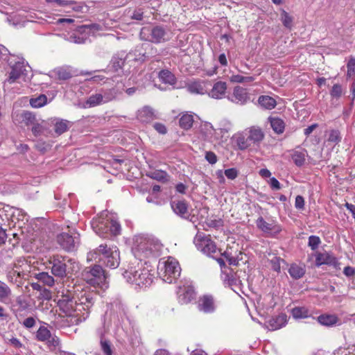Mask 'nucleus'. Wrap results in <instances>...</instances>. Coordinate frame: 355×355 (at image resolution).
Returning <instances> with one entry per match:
<instances>
[{
    "label": "nucleus",
    "instance_id": "f257e3e1",
    "mask_svg": "<svg viewBox=\"0 0 355 355\" xmlns=\"http://www.w3.org/2000/svg\"><path fill=\"white\" fill-rule=\"evenodd\" d=\"M49 262L51 265V273L56 277L64 278L79 269L78 263L67 257L53 255Z\"/></svg>",
    "mask_w": 355,
    "mask_h": 355
},
{
    "label": "nucleus",
    "instance_id": "f03ea898",
    "mask_svg": "<svg viewBox=\"0 0 355 355\" xmlns=\"http://www.w3.org/2000/svg\"><path fill=\"white\" fill-rule=\"evenodd\" d=\"M92 227L96 234L103 238L117 236L121 230L120 223L110 217L94 218L92 220Z\"/></svg>",
    "mask_w": 355,
    "mask_h": 355
},
{
    "label": "nucleus",
    "instance_id": "7ed1b4c3",
    "mask_svg": "<svg viewBox=\"0 0 355 355\" xmlns=\"http://www.w3.org/2000/svg\"><path fill=\"white\" fill-rule=\"evenodd\" d=\"M91 255L107 268L114 269L119 265V252L116 247L107 248V245L101 244Z\"/></svg>",
    "mask_w": 355,
    "mask_h": 355
},
{
    "label": "nucleus",
    "instance_id": "20e7f679",
    "mask_svg": "<svg viewBox=\"0 0 355 355\" xmlns=\"http://www.w3.org/2000/svg\"><path fill=\"white\" fill-rule=\"evenodd\" d=\"M232 129V123L227 119H223L219 123V127L214 128L211 123H206L202 130L206 131L204 139L211 143L221 144L227 139V134Z\"/></svg>",
    "mask_w": 355,
    "mask_h": 355
},
{
    "label": "nucleus",
    "instance_id": "39448f33",
    "mask_svg": "<svg viewBox=\"0 0 355 355\" xmlns=\"http://www.w3.org/2000/svg\"><path fill=\"white\" fill-rule=\"evenodd\" d=\"M160 245L153 239L138 236L136 238L135 246L132 248L134 256L139 259L156 256L159 251Z\"/></svg>",
    "mask_w": 355,
    "mask_h": 355
},
{
    "label": "nucleus",
    "instance_id": "423d86ee",
    "mask_svg": "<svg viewBox=\"0 0 355 355\" xmlns=\"http://www.w3.org/2000/svg\"><path fill=\"white\" fill-rule=\"evenodd\" d=\"M180 264L175 259L169 257L166 260L162 259L159 261L157 273L164 282L173 283L180 277Z\"/></svg>",
    "mask_w": 355,
    "mask_h": 355
},
{
    "label": "nucleus",
    "instance_id": "0eeeda50",
    "mask_svg": "<svg viewBox=\"0 0 355 355\" xmlns=\"http://www.w3.org/2000/svg\"><path fill=\"white\" fill-rule=\"evenodd\" d=\"M123 275L128 282L139 287L150 286L154 277V274L146 268L136 269L135 267H130L123 272Z\"/></svg>",
    "mask_w": 355,
    "mask_h": 355
},
{
    "label": "nucleus",
    "instance_id": "6e6552de",
    "mask_svg": "<svg viewBox=\"0 0 355 355\" xmlns=\"http://www.w3.org/2000/svg\"><path fill=\"white\" fill-rule=\"evenodd\" d=\"M82 277L91 286H98L103 289L108 287L107 274L99 265L86 268L82 272Z\"/></svg>",
    "mask_w": 355,
    "mask_h": 355
},
{
    "label": "nucleus",
    "instance_id": "1a4fd4ad",
    "mask_svg": "<svg viewBox=\"0 0 355 355\" xmlns=\"http://www.w3.org/2000/svg\"><path fill=\"white\" fill-rule=\"evenodd\" d=\"M57 306L60 311L64 313L66 316L72 317L75 318L74 322H77L79 314L76 312L77 304L76 300H75L73 293L70 291H67L64 293L58 296Z\"/></svg>",
    "mask_w": 355,
    "mask_h": 355
},
{
    "label": "nucleus",
    "instance_id": "9d476101",
    "mask_svg": "<svg viewBox=\"0 0 355 355\" xmlns=\"http://www.w3.org/2000/svg\"><path fill=\"white\" fill-rule=\"evenodd\" d=\"M197 249L204 254L214 258L218 254V249L215 243L203 233L198 232L193 239Z\"/></svg>",
    "mask_w": 355,
    "mask_h": 355
},
{
    "label": "nucleus",
    "instance_id": "9b49d317",
    "mask_svg": "<svg viewBox=\"0 0 355 355\" xmlns=\"http://www.w3.org/2000/svg\"><path fill=\"white\" fill-rule=\"evenodd\" d=\"M57 242L60 247L67 251L75 250L80 243V234L75 230H69V233L62 232L57 236Z\"/></svg>",
    "mask_w": 355,
    "mask_h": 355
},
{
    "label": "nucleus",
    "instance_id": "f8f14e48",
    "mask_svg": "<svg viewBox=\"0 0 355 355\" xmlns=\"http://www.w3.org/2000/svg\"><path fill=\"white\" fill-rule=\"evenodd\" d=\"M8 63L11 68V71L6 81L9 84H13L26 71L25 60L23 58L11 55L8 59Z\"/></svg>",
    "mask_w": 355,
    "mask_h": 355
},
{
    "label": "nucleus",
    "instance_id": "ddd939ff",
    "mask_svg": "<svg viewBox=\"0 0 355 355\" xmlns=\"http://www.w3.org/2000/svg\"><path fill=\"white\" fill-rule=\"evenodd\" d=\"M166 32L162 26H155L152 28L144 27L140 31V37L142 40L153 43H162L167 40Z\"/></svg>",
    "mask_w": 355,
    "mask_h": 355
},
{
    "label": "nucleus",
    "instance_id": "4468645a",
    "mask_svg": "<svg viewBox=\"0 0 355 355\" xmlns=\"http://www.w3.org/2000/svg\"><path fill=\"white\" fill-rule=\"evenodd\" d=\"M93 304V297L91 293L85 292L78 297V300H76V312L80 316L78 318L77 322H82L86 320L89 315V309L92 306Z\"/></svg>",
    "mask_w": 355,
    "mask_h": 355
},
{
    "label": "nucleus",
    "instance_id": "2eb2a0df",
    "mask_svg": "<svg viewBox=\"0 0 355 355\" xmlns=\"http://www.w3.org/2000/svg\"><path fill=\"white\" fill-rule=\"evenodd\" d=\"M220 279L225 286L230 287L235 292V288H240L241 281L236 272L230 267H224L221 270Z\"/></svg>",
    "mask_w": 355,
    "mask_h": 355
},
{
    "label": "nucleus",
    "instance_id": "dca6fc26",
    "mask_svg": "<svg viewBox=\"0 0 355 355\" xmlns=\"http://www.w3.org/2000/svg\"><path fill=\"white\" fill-rule=\"evenodd\" d=\"M171 206L175 214L182 218L188 220L193 223L196 222L194 215H191L188 211V205L184 200H174L171 202Z\"/></svg>",
    "mask_w": 355,
    "mask_h": 355
},
{
    "label": "nucleus",
    "instance_id": "f3484780",
    "mask_svg": "<svg viewBox=\"0 0 355 355\" xmlns=\"http://www.w3.org/2000/svg\"><path fill=\"white\" fill-rule=\"evenodd\" d=\"M256 225L259 230L266 234L276 235L282 231V227L277 222H266L262 216H259L256 220Z\"/></svg>",
    "mask_w": 355,
    "mask_h": 355
},
{
    "label": "nucleus",
    "instance_id": "a211bd4d",
    "mask_svg": "<svg viewBox=\"0 0 355 355\" xmlns=\"http://www.w3.org/2000/svg\"><path fill=\"white\" fill-rule=\"evenodd\" d=\"M227 98L234 103L243 105L250 100V96L246 89L240 86H236L233 89L232 94L229 95Z\"/></svg>",
    "mask_w": 355,
    "mask_h": 355
},
{
    "label": "nucleus",
    "instance_id": "6ab92c4d",
    "mask_svg": "<svg viewBox=\"0 0 355 355\" xmlns=\"http://www.w3.org/2000/svg\"><path fill=\"white\" fill-rule=\"evenodd\" d=\"M322 265H327L338 268L339 262L337 258L330 252H318L315 254V266L320 267Z\"/></svg>",
    "mask_w": 355,
    "mask_h": 355
},
{
    "label": "nucleus",
    "instance_id": "aec40b11",
    "mask_svg": "<svg viewBox=\"0 0 355 355\" xmlns=\"http://www.w3.org/2000/svg\"><path fill=\"white\" fill-rule=\"evenodd\" d=\"M178 302L182 304H187L191 302L196 296L194 288L191 285L179 286L177 291Z\"/></svg>",
    "mask_w": 355,
    "mask_h": 355
},
{
    "label": "nucleus",
    "instance_id": "412c9836",
    "mask_svg": "<svg viewBox=\"0 0 355 355\" xmlns=\"http://www.w3.org/2000/svg\"><path fill=\"white\" fill-rule=\"evenodd\" d=\"M287 323V316L282 313L277 316L272 317L266 322V327L270 331L279 329Z\"/></svg>",
    "mask_w": 355,
    "mask_h": 355
},
{
    "label": "nucleus",
    "instance_id": "4be33fe9",
    "mask_svg": "<svg viewBox=\"0 0 355 355\" xmlns=\"http://www.w3.org/2000/svg\"><path fill=\"white\" fill-rule=\"evenodd\" d=\"M198 308L199 311L205 313H210L214 311L215 305L214 301L211 296L204 295L198 300Z\"/></svg>",
    "mask_w": 355,
    "mask_h": 355
},
{
    "label": "nucleus",
    "instance_id": "5701e85b",
    "mask_svg": "<svg viewBox=\"0 0 355 355\" xmlns=\"http://www.w3.org/2000/svg\"><path fill=\"white\" fill-rule=\"evenodd\" d=\"M227 84L225 82L218 81L215 83L209 92L207 94L209 97L215 99L223 98L226 93Z\"/></svg>",
    "mask_w": 355,
    "mask_h": 355
},
{
    "label": "nucleus",
    "instance_id": "b1692460",
    "mask_svg": "<svg viewBox=\"0 0 355 355\" xmlns=\"http://www.w3.org/2000/svg\"><path fill=\"white\" fill-rule=\"evenodd\" d=\"M245 131L251 143L254 144H259L264 138V133L259 126H251Z\"/></svg>",
    "mask_w": 355,
    "mask_h": 355
},
{
    "label": "nucleus",
    "instance_id": "393cba45",
    "mask_svg": "<svg viewBox=\"0 0 355 355\" xmlns=\"http://www.w3.org/2000/svg\"><path fill=\"white\" fill-rule=\"evenodd\" d=\"M12 119L16 123H23L28 126L34 124L35 116L30 112L24 111L19 114H14Z\"/></svg>",
    "mask_w": 355,
    "mask_h": 355
},
{
    "label": "nucleus",
    "instance_id": "a878e982",
    "mask_svg": "<svg viewBox=\"0 0 355 355\" xmlns=\"http://www.w3.org/2000/svg\"><path fill=\"white\" fill-rule=\"evenodd\" d=\"M207 84L205 81H193L187 85V89L191 94L202 95L207 93Z\"/></svg>",
    "mask_w": 355,
    "mask_h": 355
},
{
    "label": "nucleus",
    "instance_id": "bb28decb",
    "mask_svg": "<svg viewBox=\"0 0 355 355\" xmlns=\"http://www.w3.org/2000/svg\"><path fill=\"white\" fill-rule=\"evenodd\" d=\"M132 55H133L131 52H130L126 55H124L123 53L114 55L110 61L111 67L115 71L121 69L124 64L125 60L132 57Z\"/></svg>",
    "mask_w": 355,
    "mask_h": 355
},
{
    "label": "nucleus",
    "instance_id": "cd10ccee",
    "mask_svg": "<svg viewBox=\"0 0 355 355\" xmlns=\"http://www.w3.org/2000/svg\"><path fill=\"white\" fill-rule=\"evenodd\" d=\"M137 118L143 123H148L153 121L155 116L153 110L150 107L145 106L138 111Z\"/></svg>",
    "mask_w": 355,
    "mask_h": 355
},
{
    "label": "nucleus",
    "instance_id": "c85d7f7f",
    "mask_svg": "<svg viewBox=\"0 0 355 355\" xmlns=\"http://www.w3.org/2000/svg\"><path fill=\"white\" fill-rule=\"evenodd\" d=\"M307 155L305 149L299 148L293 151L291 158L296 166H301L304 164Z\"/></svg>",
    "mask_w": 355,
    "mask_h": 355
},
{
    "label": "nucleus",
    "instance_id": "c756f323",
    "mask_svg": "<svg viewBox=\"0 0 355 355\" xmlns=\"http://www.w3.org/2000/svg\"><path fill=\"white\" fill-rule=\"evenodd\" d=\"M24 275L23 271L19 270L17 264H15L13 268L7 272V279L10 283L17 284L19 279Z\"/></svg>",
    "mask_w": 355,
    "mask_h": 355
},
{
    "label": "nucleus",
    "instance_id": "7c9ffc66",
    "mask_svg": "<svg viewBox=\"0 0 355 355\" xmlns=\"http://www.w3.org/2000/svg\"><path fill=\"white\" fill-rule=\"evenodd\" d=\"M259 105L263 109L272 110L277 105L275 99L269 96H260L258 98Z\"/></svg>",
    "mask_w": 355,
    "mask_h": 355
},
{
    "label": "nucleus",
    "instance_id": "2f4dec72",
    "mask_svg": "<svg viewBox=\"0 0 355 355\" xmlns=\"http://www.w3.org/2000/svg\"><path fill=\"white\" fill-rule=\"evenodd\" d=\"M317 321L323 326L331 327L336 324L338 319L335 315L322 314L317 318Z\"/></svg>",
    "mask_w": 355,
    "mask_h": 355
},
{
    "label": "nucleus",
    "instance_id": "473e14b6",
    "mask_svg": "<svg viewBox=\"0 0 355 355\" xmlns=\"http://www.w3.org/2000/svg\"><path fill=\"white\" fill-rule=\"evenodd\" d=\"M305 267L303 266L293 263L288 269V273L292 278L299 279L302 278L305 274Z\"/></svg>",
    "mask_w": 355,
    "mask_h": 355
},
{
    "label": "nucleus",
    "instance_id": "72a5a7b5",
    "mask_svg": "<svg viewBox=\"0 0 355 355\" xmlns=\"http://www.w3.org/2000/svg\"><path fill=\"white\" fill-rule=\"evenodd\" d=\"M270 126L277 134H282L285 129V123L282 119L278 117H270Z\"/></svg>",
    "mask_w": 355,
    "mask_h": 355
},
{
    "label": "nucleus",
    "instance_id": "f704fd0d",
    "mask_svg": "<svg viewBox=\"0 0 355 355\" xmlns=\"http://www.w3.org/2000/svg\"><path fill=\"white\" fill-rule=\"evenodd\" d=\"M12 295L10 288L3 282L0 280V302L6 303Z\"/></svg>",
    "mask_w": 355,
    "mask_h": 355
},
{
    "label": "nucleus",
    "instance_id": "c9c22d12",
    "mask_svg": "<svg viewBox=\"0 0 355 355\" xmlns=\"http://www.w3.org/2000/svg\"><path fill=\"white\" fill-rule=\"evenodd\" d=\"M35 277L44 284L52 287L55 284V279L53 276L46 272H41L35 274Z\"/></svg>",
    "mask_w": 355,
    "mask_h": 355
},
{
    "label": "nucleus",
    "instance_id": "e433bc0d",
    "mask_svg": "<svg viewBox=\"0 0 355 355\" xmlns=\"http://www.w3.org/2000/svg\"><path fill=\"white\" fill-rule=\"evenodd\" d=\"M102 104H104V102L100 93L92 94L85 102V106L87 107H93Z\"/></svg>",
    "mask_w": 355,
    "mask_h": 355
},
{
    "label": "nucleus",
    "instance_id": "4c0bfd02",
    "mask_svg": "<svg viewBox=\"0 0 355 355\" xmlns=\"http://www.w3.org/2000/svg\"><path fill=\"white\" fill-rule=\"evenodd\" d=\"M180 126L184 129H190L193 123V116L191 114L184 113L183 114L179 120Z\"/></svg>",
    "mask_w": 355,
    "mask_h": 355
},
{
    "label": "nucleus",
    "instance_id": "58836bf2",
    "mask_svg": "<svg viewBox=\"0 0 355 355\" xmlns=\"http://www.w3.org/2000/svg\"><path fill=\"white\" fill-rule=\"evenodd\" d=\"M159 78L164 83L173 85L175 83V76L168 70L164 69L159 73Z\"/></svg>",
    "mask_w": 355,
    "mask_h": 355
},
{
    "label": "nucleus",
    "instance_id": "ea45409f",
    "mask_svg": "<svg viewBox=\"0 0 355 355\" xmlns=\"http://www.w3.org/2000/svg\"><path fill=\"white\" fill-rule=\"evenodd\" d=\"M292 315L296 319L309 318L311 314L306 307H295L291 311Z\"/></svg>",
    "mask_w": 355,
    "mask_h": 355
},
{
    "label": "nucleus",
    "instance_id": "a19ab883",
    "mask_svg": "<svg viewBox=\"0 0 355 355\" xmlns=\"http://www.w3.org/2000/svg\"><path fill=\"white\" fill-rule=\"evenodd\" d=\"M47 104V97L44 94H40L35 98L30 99V105L34 108H40Z\"/></svg>",
    "mask_w": 355,
    "mask_h": 355
},
{
    "label": "nucleus",
    "instance_id": "79ce46f5",
    "mask_svg": "<svg viewBox=\"0 0 355 355\" xmlns=\"http://www.w3.org/2000/svg\"><path fill=\"white\" fill-rule=\"evenodd\" d=\"M236 143L239 149L241 150H245L251 146V141L248 137H245L243 134H239L237 136Z\"/></svg>",
    "mask_w": 355,
    "mask_h": 355
},
{
    "label": "nucleus",
    "instance_id": "37998d69",
    "mask_svg": "<svg viewBox=\"0 0 355 355\" xmlns=\"http://www.w3.org/2000/svg\"><path fill=\"white\" fill-rule=\"evenodd\" d=\"M68 123L69 121L67 120H58L54 125L55 132L58 135H60L65 132L69 128Z\"/></svg>",
    "mask_w": 355,
    "mask_h": 355
},
{
    "label": "nucleus",
    "instance_id": "c03bdc74",
    "mask_svg": "<svg viewBox=\"0 0 355 355\" xmlns=\"http://www.w3.org/2000/svg\"><path fill=\"white\" fill-rule=\"evenodd\" d=\"M100 94H101L105 104L116 98V92L114 88H112L106 90H102L101 92H100Z\"/></svg>",
    "mask_w": 355,
    "mask_h": 355
},
{
    "label": "nucleus",
    "instance_id": "a18cd8bd",
    "mask_svg": "<svg viewBox=\"0 0 355 355\" xmlns=\"http://www.w3.org/2000/svg\"><path fill=\"white\" fill-rule=\"evenodd\" d=\"M51 335V331L47 327L41 326L36 332V338L39 341L44 342L49 339Z\"/></svg>",
    "mask_w": 355,
    "mask_h": 355
},
{
    "label": "nucleus",
    "instance_id": "49530a36",
    "mask_svg": "<svg viewBox=\"0 0 355 355\" xmlns=\"http://www.w3.org/2000/svg\"><path fill=\"white\" fill-rule=\"evenodd\" d=\"M147 175L153 179L158 181H166L167 180V173L164 171L162 170H155L153 171L149 172Z\"/></svg>",
    "mask_w": 355,
    "mask_h": 355
},
{
    "label": "nucleus",
    "instance_id": "de8ad7c7",
    "mask_svg": "<svg viewBox=\"0 0 355 355\" xmlns=\"http://www.w3.org/2000/svg\"><path fill=\"white\" fill-rule=\"evenodd\" d=\"M342 139L340 132L338 130H331L328 132L327 141L334 144V145L338 144L340 142Z\"/></svg>",
    "mask_w": 355,
    "mask_h": 355
},
{
    "label": "nucleus",
    "instance_id": "09e8293b",
    "mask_svg": "<svg viewBox=\"0 0 355 355\" xmlns=\"http://www.w3.org/2000/svg\"><path fill=\"white\" fill-rule=\"evenodd\" d=\"M281 21L286 28L291 29L293 27V18L284 9L281 12Z\"/></svg>",
    "mask_w": 355,
    "mask_h": 355
},
{
    "label": "nucleus",
    "instance_id": "8fccbe9b",
    "mask_svg": "<svg viewBox=\"0 0 355 355\" xmlns=\"http://www.w3.org/2000/svg\"><path fill=\"white\" fill-rule=\"evenodd\" d=\"M45 342L46 343L48 347L51 351H55V350L60 349V339L58 336H56L55 335L54 336L51 335L49 339H47Z\"/></svg>",
    "mask_w": 355,
    "mask_h": 355
},
{
    "label": "nucleus",
    "instance_id": "3c124183",
    "mask_svg": "<svg viewBox=\"0 0 355 355\" xmlns=\"http://www.w3.org/2000/svg\"><path fill=\"white\" fill-rule=\"evenodd\" d=\"M255 78L254 76H243L239 74L232 75L230 80L232 83H251L254 81Z\"/></svg>",
    "mask_w": 355,
    "mask_h": 355
},
{
    "label": "nucleus",
    "instance_id": "603ef678",
    "mask_svg": "<svg viewBox=\"0 0 355 355\" xmlns=\"http://www.w3.org/2000/svg\"><path fill=\"white\" fill-rule=\"evenodd\" d=\"M100 344H101V350L103 351V352L105 355H112L111 343L109 340L101 337Z\"/></svg>",
    "mask_w": 355,
    "mask_h": 355
},
{
    "label": "nucleus",
    "instance_id": "864d4df0",
    "mask_svg": "<svg viewBox=\"0 0 355 355\" xmlns=\"http://www.w3.org/2000/svg\"><path fill=\"white\" fill-rule=\"evenodd\" d=\"M272 269L277 272L281 270V263H284V260L279 257L274 256L272 259L270 260Z\"/></svg>",
    "mask_w": 355,
    "mask_h": 355
},
{
    "label": "nucleus",
    "instance_id": "5fc2aeb1",
    "mask_svg": "<svg viewBox=\"0 0 355 355\" xmlns=\"http://www.w3.org/2000/svg\"><path fill=\"white\" fill-rule=\"evenodd\" d=\"M347 78H351L355 73V58L351 56L347 64Z\"/></svg>",
    "mask_w": 355,
    "mask_h": 355
},
{
    "label": "nucleus",
    "instance_id": "6e6d98bb",
    "mask_svg": "<svg viewBox=\"0 0 355 355\" xmlns=\"http://www.w3.org/2000/svg\"><path fill=\"white\" fill-rule=\"evenodd\" d=\"M8 15L7 17V21L9 24L17 26L21 25V17L18 15H9L6 13Z\"/></svg>",
    "mask_w": 355,
    "mask_h": 355
},
{
    "label": "nucleus",
    "instance_id": "4d7b16f0",
    "mask_svg": "<svg viewBox=\"0 0 355 355\" xmlns=\"http://www.w3.org/2000/svg\"><path fill=\"white\" fill-rule=\"evenodd\" d=\"M320 243H321L320 239L318 236L311 235L309 237L308 245L313 250H316L318 248Z\"/></svg>",
    "mask_w": 355,
    "mask_h": 355
},
{
    "label": "nucleus",
    "instance_id": "13d9d810",
    "mask_svg": "<svg viewBox=\"0 0 355 355\" xmlns=\"http://www.w3.org/2000/svg\"><path fill=\"white\" fill-rule=\"evenodd\" d=\"M33 125L32 127V132L35 136H40L44 133L45 126L44 125L43 123H34V124Z\"/></svg>",
    "mask_w": 355,
    "mask_h": 355
},
{
    "label": "nucleus",
    "instance_id": "bf43d9fd",
    "mask_svg": "<svg viewBox=\"0 0 355 355\" xmlns=\"http://www.w3.org/2000/svg\"><path fill=\"white\" fill-rule=\"evenodd\" d=\"M58 78L60 80H68L71 77V73L65 69H58L56 71Z\"/></svg>",
    "mask_w": 355,
    "mask_h": 355
},
{
    "label": "nucleus",
    "instance_id": "052dcab7",
    "mask_svg": "<svg viewBox=\"0 0 355 355\" xmlns=\"http://www.w3.org/2000/svg\"><path fill=\"white\" fill-rule=\"evenodd\" d=\"M224 174L228 179L234 180L237 178V176L239 175V171L235 168H231L225 170Z\"/></svg>",
    "mask_w": 355,
    "mask_h": 355
},
{
    "label": "nucleus",
    "instance_id": "680f3d73",
    "mask_svg": "<svg viewBox=\"0 0 355 355\" xmlns=\"http://www.w3.org/2000/svg\"><path fill=\"white\" fill-rule=\"evenodd\" d=\"M205 159L211 164H214L218 161L217 156L212 151H207V152H206V153H205Z\"/></svg>",
    "mask_w": 355,
    "mask_h": 355
},
{
    "label": "nucleus",
    "instance_id": "e2e57ef3",
    "mask_svg": "<svg viewBox=\"0 0 355 355\" xmlns=\"http://www.w3.org/2000/svg\"><path fill=\"white\" fill-rule=\"evenodd\" d=\"M330 94L333 97H336V98L340 97L342 94L341 86L338 84H335L332 87Z\"/></svg>",
    "mask_w": 355,
    "mask_h": 355
},
{
    "label": "nucleus",
    "instance_id": "0e129e2a",
    "mask_svg": "<svg viewBox=\"0 0 355 355\" xmlns=\"http://www.w3.org/2000/svg\"><path fill=\"white\" fill-rule=\"evenodd\" d=\"M268 184L272 190L277 191L282 188L280 182L274 177L269 180Z\"/></svg>",
    "mask_w": 355,
    "mask_h": 355
},
{
    "label": "nucleus",
    "instance_id": "69168bd1",
    "mask_svg": "<svg viewBox=\"0 0 355 355\" xmlns=\"http://www.w3.org/2000/svg\"><path fill=\"white\" fill-rule=\"evenodd\" d=\"M295 207L297 209L303 210L304 209V199L302 196H297L295 200Z\"/></svg>",
    "mask_w": 355,
    "mask_h": 355
},
{
    "label": "nucleus",
    "instance_id": "338daca9",
    "mask_svg": "<svg viewBox=\"0 0 355 355\" xmlns=\"http://www.w3.org/2000/svg\"><path fill=\"white\" fill-rule=\"evenodd\" d=\"M208 225H209V227H215V228L220 227L223 225V221L222 219L210 220L208 222Z\"/></svg>",
    "mask_w": 355,
    "mask_h": 355
},
{
    "label": "nucleus",
    "instance_id": "774afa93",
    "mask_svg": "<svg viewBox=\"0 0 355 355\" xmlns=\"http://www.w3.org/2000/svg\"><path fill=\"white\" fill-rule=\"evenodd\" d=\"M35 324V320L33 317L26 318L23 322V325L28 329L32 328Z\"/></svg>",
    "mask_w": 355,
    "mask_h": 355
}]
</instances>
